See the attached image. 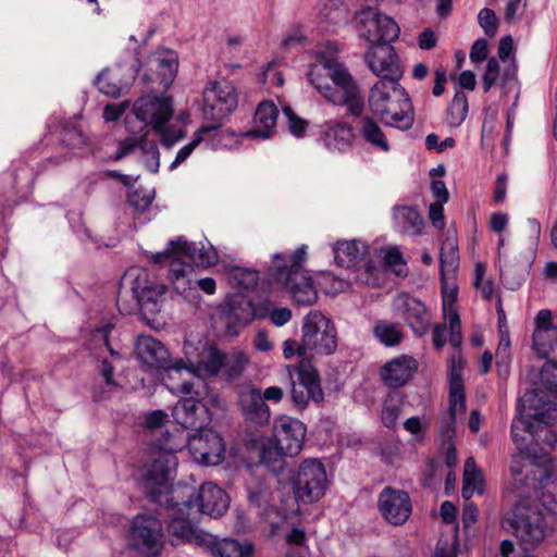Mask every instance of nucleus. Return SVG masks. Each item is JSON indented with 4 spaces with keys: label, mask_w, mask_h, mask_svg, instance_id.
Segmentation results:
<instances>
[{
    "label": "nucleus",
    "mask_w": 557,
    "mask_h": 557,
    "mask_svg": "<svg viewBox=\"0 0 557 557\" xmlns=\"http://www.w3.org/2000/svg\"><path fill=\"white\" fill-rule=\"evenodd\" d=\"M259 272L245 267H232L227 271L228 283L236 288L249 290L256 287L259 282Z\"/></svg>",
    "instance_id": "nucleus-45"
},
{
    "label": "nucleus",
    "mask_w": 557,
    "mask_h": 557,
    "mask_svg": "<svg viewBox=\"0 0 557 557\" xmlns=\"http://www.w3.org/2000/svg\"><path fill=\"white\" fill-rule=\"evenodd\" d=\"M317 16L321 23L336 26L347 22L348 10L342 0H321Z\"/></svg>",
    "instance_id": "nucleus-41"
},
{
    "label": "nucleus",
    "mask_w": 557,
    "mask_h": 557,
    "mask_svg": "<svg viewBox=\"0 0 557 557\" xmlns=\"http://www.w3.org/2000/svg\"><path fill=\"white\" fill-rule=\"evenodd\" d=\"M256 317L253 302L247 297L238 296L230 302V312L227 314L226 333L230 336L237 335L235 325L245 326Z\"/></svg>",
    "instance_id": "nucleus-33"
},
{
    "label": "nucleus",
    "mask_w": 557,
    "mask_h": 557,
    "mask_svg": "<svg viewBox=\"0 0 557 557\" xmlns=\"http://www.w3.org/2000/svg\"><path fill=\"white\" fill-rule=\"evenodd\" d=\"M510 361V338L507 332L500 333L496 349V366L499 372L508 373Z\"/></svg>",
    "instance_id": "nucleus-53"
},
{
    "label": "nucleus",
    "mask_w": 557,
    "mask_h": 557,
    "mask_svg": "<svg viewBox=\"0 0 557 557\" xmlns=\"http://www.w3.org/2000/svg\"><path fill=\"white\" fill-rule=\"evenodd\" d=\"M202 547L208 548L213 557H250L253 552V546L248 542L239 543L227 537L216 540L213 535Z\"/></svg>",
    "instance_id": "nucleus-36"
},
{
    "label": "nucleus",
    "mask_w": 557,
    "mask_h": 557,
    "mask_svg": "<svg viewBox=\"0 0 557 557\" xmlns=\"http://www.w3.org/2000/svg\"><path fill=\"white\" fill-rule=\"evenodd\" d=\"M295 499L302 504L320 500L327 487V475L324 465L315 459H305L292 479Z\"/></svg>",
    "instance_id": "nucleus-14"
},
{
    "label": "nucleus",
    "mask_w": 557,
    "mask_h": 557,
    "mask_svg": "<svg viewBox=\"0 0 557 557\" xmlns=\"http://www.w3.org/2000/svg\"><path fill=\"white\" fill-rule=\"evenodd\" d=\"M236 107L237 96L232 83L211 82L205 88L202 114L206 120L222 122Z\"/></svg>",
    "instance_id": "nucleus-17"
},
{
    "label": "nucleus",
    "mask_w": 557,
    "mask_h": 557,
    "mask_svg": "<svg viewBox=\"0 0 557 557\" xmlns=\"http://www.w3.org/2000/svg\"><path fill=\"white\" fill-rule=\"evenodd\" d=\"M128 101L107 104L103 109V119L107 122L117 121L127 110Z\"/></svg>",
    "instance_id": "nucleus-62"
},
{
    "label": "nucleus",
    "mask_w": 557,
    "mask_h": 557,
    "mask_svg": "<svg viewBox=\"0 0 557 557\" xmlns=\"http://www.w3.org/2000/svg\"><path fill=\"white\" fill-rule=\"evenodd\" d=\"M393 307L416 335H423L428 332L430 315L420 299L407 293H399L394 298Z\"/></svg>",
    "instance_id": "nucleus-24"
},
{
    "label": "nucleus",
    "mask_w": 557,
    "mask_h": 557,
    "mask_svg": "<svg viewBox=\"0 0 557 557\" xmlns=\"http://www.w3.org/2000/svg\"><path fill=\"white\" fill-rule=\"evenodd\" d=\"M361 144L372 152L387 154L392 150L388 133L384 127L369 115L360 119L357 125Z\"/></svg>",
    "instance_id": "nucleus-26"
},
{
    "label": "nucleus",
    "mask_w": 557,
    "mask_h": 557,
    "mask_svg": "<svg viewBox=\"0 0 557 557\" xmlns=\"http://www.w3.org/2000/svg\"><path fill=\"white\" fill-rule=\"evenodd\" d=\"M140 158L145 166L152 173H157L160 166V152L156 141L141 140L140 144Z\"/></svg>",
    "instance_id": "nucleus-50"
},
{
    "label": "nucleus",
    "mask_w": 557,
    "mask_h": 557,
    "mask_svg": "<svg viewBox=\"0 0 557 557\" xmlns=\"http://www.w3.org/2000/svg\"><path fill=\"white\" fill-rule=\"evenodd\" d=\"M456 296L455 287L449 292H443V314L449 324V343L457 348L461 344V324L455 309Z\"/></svg>",
    "instance_id": "nucleus-38"
},
{
    "label": "nucleus",
    "mask_w": 557,
    "mask_h": 557,
    "mask_svg": "<svg viewBox=\"0 0 557 557\" xmlns=\"http://www.w3.org/2000/svg\"><path fill=\"white\" fill-rule=\"evenodd\" d=\"M306 425L298 419L283 414L275 418L273 423V436L276 444L275 455L297 456L304 446Z\"/></svg>",
    "instance_id": "nucleus-18"
},
{
    "label": "nucleus",
    "mask_w": 557,
    "mask_h": 557,
    "mask_svg": "<svg viewBox=\"0 0 557 557\" xmlns=\"http://www.w3.org/2000/svg\"><path fill=\"white\" fill-rule=\"evenodd\" d=\"M61 143L71 148H82L87 145V137L72 122L64 124L61 129Z\"/></svg>",
    "instance_id": "nucleus-51"
},
{
    "label": "nucleus",
    "mask_w": 557,
    "mask_h": 557,
    "mask_svg": "<svg viewBox=\"0 0 557 557\" xmlns=\"http://www.w3.org/2000/svg\"><path fill=\"white\" fill-rule=\"evenodd\" d=\"M206 413L205 405L193 396L180 399L172 411L176 423L185 430L202 429L206 421Z\"/></svg>",
    "instance_id": "nucleus-28"
},
{
    "label": "nucleus",
    "mask_w": 557,
    "mask_h": 557,
    "mask_svg": "<svg viewBox=\"0 0 557 557\" xmlns=\"http://www.w3.org/2000/svg\"><path fill=\"white\" fill-rule=\"evenodd\" d=\"M143 139H145V137H127L126 139L122 140L119 144L117 151L115 152L113 159L119 161L128 153L133 152L136 148L140 150V144Z\"/></svg>",
    "instance_id": "nucleus-60"
},
{
    "label": "nucleus",
    "mask_w": 557,
    "mask_h": 557,
    "mask_svg": "<svg viewBox=\"0 0 557 557\" xmlns=\"http://www.w3.org/2000/svg\"><path fill=\"white\" fill-rule=\"evenodd\" d=\"M478 22L483 28L485 35L492 37L497 30V17L493 10L488 8L482 9L478 14Z\"/></svg>",
    "instance_id": "nucleus-58"
},
{
    "label": "nucleus",
    "mask_w": 557,
    "mask_h": 557,
    "mask_svg": "<svg viewBox=\"0 0 557 557\" xmlns=\"http://www.w3.org/2000/svg\"><path fill=\"white\" fill-rule=\"evenodd\" d=\"M364 58L369 69L380 78H400L403 75L395 49L389 42L371 45Z\"/></svg>",
    "instance_id": "nucleus-23"
},
{
    "label": "nucleus",
    "mask_w": 557,
    "mask_h": 557,
    "mask_svg": "<svg viewBox=\"0 0 557 557\" xmlns=\"http://www.w3.org/2000/svg\"><path fill=\"white\" fill-rule=\"evenodd\" d=\"M135 352L137 359L148 368L164 370L169 375L183 370V359L172 360L168 348L150 335H140L136 341Z\"/></svg>",
    "instance_id": "nucleus-19"
},
{
    "label": "nucleus",
    "mask_w": 557,
    "mask_h": 557,
    "mask_svg": "<svg viewBox=\"0 0 557 557\" xmlns=\"http://www.w3.org/2000/svg\"><path fill=\"white\" fill-rule=\"evenodd\" d=\"M499 257V275L500 281L505 288L510 290H517L524 283L530 263L529 261H518L516 258L508 259L506 256L503 257L500 251Z\"/></svg>",
    "instance_id": "nucleus-31"
},
{
    "label": "nucleus",
    "mask_w": 557,
    "mask_h": 557,
    "mask_svg": "<svg viewBox=\"0 0 557 557\" xmlns=\"http://www.w3.org/2000/svg\"><path fill=\"white\" fill-rule=\"evenodd\" d=\"M356 28L359 37L371 45L392 42L399 36L397 23L372 7L362 8L357 12Z\"/></svg>",
    "instance_id": "nucleus-16"
},
{
    "label": "nucleus",
    "mask_w": 557,
    "mask_h": 557,
    "mask_svg": "<svg viewBox=\"0 0 557 557\" xmlns=\"http://www.w3.org/2000/svg\"><path fill=\"white\" fill-rule=\"evenodd\" d=\"M430 420L426 418L411 417L404 422V429L412 435L423 437V430L429 428Z\"/></svg>",
    "instance_id": "nucleus-61"
},
{
    "label": "nucleus",
    "mask_w": 557,
    "mask_h": 557,
    "mask_svg": "<svg viewBox=\"0 0 557 557\" xmlns=\"http://www.w3.org/2000/svg\"><path fill=\"white\" fill-rule=\"evenodd\" d=\"M152 61L157 63V72L161 78V84L168 87L174 81L178 69L177 53L170 49L157 51Z\"/></svg>",
    "instance_id": "nucleus-42"
},
{
    "label": "nucleus",
    "mask_w": 557,
    "mask_h": 557,
    "mask_svg": "<svg viewBox=\"0 0 557 557\" xmlns=\"http://www.w3.org/2000/svg\"><path fill=\"white\" fill-rule=\"evenodd\" d=\"M278 110L274 102L262 101L255 112L253 127L245 133L246 137L268 139L275 131Z\"/></svg>",
    "instance_id": "nucleus-30"
},
{
    "label": "nucleus",
    "mask_w": 557,
    "mask_h": 557,
    "mask_svg": "<svg viewBox=\"0 0 557 557\" xmlns=\"http://www.w3.org/2000/svg\"><path fill=\"white\" fill-rule=\"evenodd\" d=\"M153 263H169V277L173 288L186 300L196 298L194 265L208 268L219 261V253L209 242H188L178 236L168 243L164 250L152 253Z\"/></svg>",
    "instance_id": "nucleus-4"
},
{
    "label": "nucleus",
    "mask_w": 557,
    "mask_h": 557,
    "mask_svg": "<svg viewBox=\"0 0 557 557\" xmlns=\"http://www.w3.org/2000/svg\"><path fill=\"white\" fill-rule=\"evenodd\" d=\"M456 416L444 413L441 418L440 437L442 444L454 442L456 433Z\"/></svg>",
    "instance_id": "nucleus-57"
},
{
    "label": "nucleus",
    "mask_w": 557,
    "mask_h": 557,
    "mask_svg": "<svg viewBox=\"0 0 557 557\" xmlns=\"http://www.w3.org/2000/svg\"><path fill=\"white\" fill-rule=\"evenodd\" d=\"M166 419H168V414L165 412H163L162 410H156V411L149 412L145 417V425L151 432V435L153 437H157L158 434L161 435L160 437L156 438V441L153 443L152 451H151V462H153L154 457L157 456L156 454L158 453L159 444L160 443H163V444L166 443L168 442V434L172 435L168 431H165V432L162 431V428H163L164 423L166 422ZM174 435L178 436L180 435V431L177 433H175ZM151 465L152 463H150L146 468V470Z\"/></svg>",
    "instance_id": "nucleus-43"
},
{
    "label": "nucleus",
    "mask_w": 557,
    "mask_h": 557,
    "mask_svg": "<svg viewBox=\"0 0 557 557\" xmlns=\"http://www.w3.org/2000/svg\"><path fill=\"white\" fill-rule=\"evenodd\" d=\"M143 63L137 57L124 66L102 70L95 78L99 91L109 97H120L128 90Z\"/></svg>",
    "instance_id": "nucleus-20"
},
{
    "label": "nucleus",
    "mask_w": 557,
    "mask_h": 557,
    "mask_svg": "<svg viewBox=\"0 0 557 557\" xmlns=\"http://www.w3.org/2000/svg\"><path fill=\"white\" fill-rule=\"evenodd\" d=\"M69 224L73 231V233L77 236V238L82 242H86L91 238L90 232L85 226L82 220V213L78 211H71L66 215Z\"/></svg>",
    "instance_id": "nucleus-56"
},
{
    "label": "nucleus",
    "mask_w": 557,
    "mask_h": 557,
    "mask_svg": "<svg viewBox=\"0 0 557 557\" xmlns=\"http://www.w3.org/2000/svg\"><path fill=\"white\" fill-rule=\"evenodd\" d=\"M502 86L505 89V94H508L512 90L517 92L516 100L519 97V83L517 79V65L515 61H509L506 69H504L502 74ZM517 101H515L516 103Z\"/></svg>",
    "instance_id": "nucleus-55"
},
{
    "label": "nucleus",
    "mask_w": 557,
    "mask_h": 557,
    "mask_svg": "<svg viewBox=\"0 0 557 557\" xmlns=\"http://www.w3.org/2000/svg\"><path fill=\"white\" fill-rule=\"evenodd\" d=\"M383 263L397 276H406L408 274L407 263L398 247H389L384 250Z\"/></svg>",
    "instance_id": "nucleus-49"
},
{
    "label": "nucleus",
    "mask_w": 557,
    "mask_h": 557,
    "mask_svg": "<svg viewBox=\"0 0 557 557\" xmlns=\"http://www.w3.org/2000/svg\"><path fill=\"white\" fill-rule=\"evenodd\" d=\"M399 79L380 78L370 89L368 106L385 126L407 131L413 125L414 112Z\"/></svg>",
    "instance_id": "nucleus-6"
},
{
    "label": "nucleus",
    "mask_w": 557,
    "mask_h": 557,
    "mask_svg": "<svg viewBox=\"0 0 557 557\" xmlns=\"http://www.w3.org/2000/svg\"><path fill=\"white\" fill-rule=\"evenodd\" d=\"M132 111L138 121L160 136L164 147L171 148L183 139L185 133L182 127L171 122L174 115L171 97L143 96L134 102Z\"/></svg>",
    "instance_id": "nucleus-11"
},
{
    "label": "nucleus",
    "mask_w": 557,
    "mask_h": 557,
    "mask_svg": "<svg viewBox=\"0 0 557 557\" xmlns=\"http://www.w3.org/2000/svg\"><path fill=\"white\" fill-rule=\"evenodd\" d=\"M306 257V245H301L288 255L274 253L275 273L273 276L292 295L297 304L310 306L317 300L318 293L311 276L304 269Z\"/></svg>",
    "instance_id": "nucleus-9"
},
{
    "label": "nucleus",
    "mask_w": 557,
    "mask_h": 557,
    "mask_svg": "<svg viewBox=\"0 0 557 557\" xmlns=\"http://www.w3.org/2000/svg\"><path fill=\"white\" fill-rule=\"evenodd\" d=\"M333 253L336 264L350 270L356 283L370 287H380L383 284V270L372 260H366L368 246L363 242H337L333 247Z\"/></svg>",
    "instance_id": "nucleus-12"
},
{
    "label": "nucleus",
    "mask_w": 557,
    "mask_h": 557,
    "mask_svg": "<svg viewBox=\"0 0 557 557\" xmlns=\"http://www.w3.org/2000/svg\"><path fill=\"white\" fill-rule=\"evenodd\" d=\"M457 542L449 544L446 540H440L436 543L433 557H457Z\"/></svg>",
    "instance_id": "nucleus-64"
},
{
    "label": "nucleus",
    "mask_w": 557,
    "mask_h": 557,
    "mask_svg": "<svg viewBox=\"0 0 557 557\" xmlns=\"http://www.w3.org/2000/svg\"><path fill=\"white\" fill-rule=\"evenodd\" d=\"M224 357L225 355L215 347L203 345L196 362L188 359V363L185 362L183 369L198 377H213L223 368Z\"/></svg>",
    "instance_id": "nucleus-29"
},
{
    "label": "nucleus",
    "mask_w": 557,
    "mask_h": 557,
    "mask_svg": "<svg viewBox=\"0 0 557 557\" xmlns=\"http://www.w3.org/2000/svg\"><path fill=\"white\" fill-rule=\"evenodd\" d=\"M375 337L385 346H395L401 341V332L392 322L379 321L373 329Z\"/></svg>",
    "instance_id": "nucleus-48"
},
{
    "label": "nucleus",
    "mask_w": 557,
    "mask_h": 557,
    "mask_svg": "<svg viewBox=\"0 0 557 557\" xmlns=\"http://www.w3.org/2000/svg\"><path fill=\"white\" fill-rule=\"evenodd\" d=\"M354 140L352 128L343 122L327 127L324 133V145L329 150L343 152L351 147Z\"/></svg>",
    "instance_id": "nucleus-39"
},
{
    "label": "nucleus",
    "mask_w": 557,
    "mask_h": 557,
    "mask_svg": "<svg viewBox=\"0 0 557 557\" xmlns=\"http://www.w3.org/2000/svg\"><path fill=\"white\" fill-rule=\"evenodd\" d=\"M466 411V394L461 379V367L453 359L449 377L447 413L456 416Z\"/></svg>",
    "instance_id": "nucleus-37"
},
{
    "label": "nucleus",
    "mask_w": 557,
    "mask_h": 557,
    "mask_svg": "<svg viewBox=\"0 0 557 557\" xmlns=\"http://www.w3.org/2000/svg\"><path fill=\"white\" fill-rule=\"evenodd\" d=\"M176 466V459L171 451L161 455L156 463L145 470L139 486L151 503L166 511L168 530L173 537L202 547L212 540V534L199 530L193 522V495L186 493V490L172 488V473Z\"/></svg>",
    "instance_id": "nucleus-2"
},
{
    "label": "nucleus",
    "mask_w": 557,
    "mask_h": 557,
    "mask_svg": "<svg viewBox=\"0 0 557 557\" xmlns=\"http://www.w3.org/2000/svg\"><path fill=\"white\" fill-rule=\"evenodd\" d=\"M198 146H199V144L197 141V138H196V136H194L191 141H189L187 145L183 146L177 151L175 159L173 160V162L170 165V170L172 171V170L176 169L177 166H180L182 163H184L189 158V156L193 153V151L196 149V147H198Z\"/></svg>",
    "instance_id": "nucleus-63"
},
{
    "label": "nucleus",
    "mask_w": 557,
    "mask_h": 557,
    "mask_svg": "<svg viewBox=\"0 0 557 557\" xmlns=\"http://www.w3.org/2000/svg\"><path fill=\"white\" fill-rule=\"evenodd\" d=\"M187 447L195 462L202 466H218L222 462L224 457L225 447L222 437L212 429L202 428L197 430L195 434L180 431V435H169L168 442L160 443L157 459L161 458L168 451H171L174 457L175 453ZM177 460V458H175Z\"/></svg>",
    "instance_id": "nucleus-10"
},
{
    "label": "nucleus",
    "mask_w": 557,
    "mask_h": 557,
    "mask_svg": "<svg viewBox=\"0 0 557 557\" xmlns=\"http://www.w3.org/2000/svg\"><path fill=\"white\" fill-rule=\"evenodd\" d=\"M502 524L515 534L525 552L534 548L546 535L543 512L530 506H515L504 517Z\"/></svg>",
    "instance_id": "nucleus-13"
},
{
    "label": "nucleus",
    "mask_w": 557,
    "mask_h": 557,
    "mask_svg": "<svg viewBox=\"0 0 557 557\" xmlns=\"http://www.w3.org/2000/svg\"><path fill=\"white\" fill-rule=\"evenodd\" d=\"M545 395L520 398L518 416L511 423V437L520 454L511 459L510 472L518 486L539 483L542 492V505L547 512L554 513L557 500L549 492L552 474L547 471H534V466L547 468L553 458L550 453L557 443L556 420L557 407L544 400Z\"/></svg>",
    "instance_id": "nucleus-1"
},
{
    "label": "nucleus",
    "mask_w": 557,
    "mask_h": 557,
    "mask_svg": "<svg viewBox=\"0 0 557 557\" xmlns=\"http://www.w3.org/2000/svg\"><path fill=\"white\" fill-rule=\"evenodd\" d=\"M248 363V356L240 350L225 356L223 368L225 369L226 379L228 381L237 380L244 373Z\"/></svg>",
    "instance_id": "nucleus-47"
},
{
    "label": "nucleus",
    "mask_w": 557,
    "mask_h": 557,
    "mask_svg": "<svg viewBox=\"0 0 557 557\" xmlns=\"http://www.w3.org/2000/svg\"><path fill=\"white\" fill-rule=\"evenodd\" d=\"M195 136L199 146L202 145L205 149L213 151L230 148L234 141V133L221 128V122L200 127Z\"/></svg>",
    "instance_id": "nucleus-32"
},
{
    "label": "nucleus",
    "mask_w": 557,
    "mask_h": 557,
    "mask_svg": "<svg viewBox=\"0 0 557 557\" xmlns=\"http://www.w3.org/2000/svg\"><path fill=\"white\" fill-rule=\"evenodd\" d=\"M238 406L246 421L256 425L269 422L271 411L259 388L245 385L238 391Z\"/></svg>",
    "instance_id": "nucleus-25"
},
{
    "label": "nucleus",
    "mask_w": 557,
    "mask_h": 557,
    "mask_svg": "<svg viewBox=\"0 0 557 557\" xmlns=\"http://www.w3.org/2000/svg\"><path fill=\"white\" fill-rule=\"evenodd\" d=\"M128 203L136 211L143 212L147 210L154 199V190L146 188H134L128 191Z\"/></svg>",
    "instance_id": "nucleus-52"
},
{
    "label": "nucleus",
    "mask_w": 557,
    "mask_h": 557,
    "mask_svg": "<svg viewBox=\"0 0 557 557\" xmlns=\"http://www.w3.org/2000/svg\"><path fill=\"white\" fill-rule=\"evenodd\" d=\"M404 400L398 394H389L382 407L381 419L384 426L394 429L401 414Z\"/></svg>",
    "instance_id": "nucleus-46"
},
{
    "label": "nucleus",
    "mask_w": 557,
    "mask_h": 557,
    "mask_svg": "<svg viewBox=\"0 0 557 557\" xmlns=\"http://www.w3.org/2000/svg\"><path fill=\"white\" fill-rule=\"evenodd\" d=\"M484 478L482 471L476 467L475 459L468 457L463 469L462 497L470 500L473 495L483 494Z\"/></svg>",
    "instance_id": "nucleus-40"
},
{
    "label": "nucleus",
    "mask_w": 557,
    "mask_h": 557,
    "mask_svg": "<svg viewBox=\"0 0 557 557\" xmlns=\"http://www.w3.org/2000/svg\"><path fill=\"white\" fill-rule=\"evenodd\" d=\"M283 114L287 120L289 132L295 137H304L309 125L308 121L298 116L288 106L283 107Z\"/></svg>",
    "instance_id": "nucleus-54"
},
{
    "label": "nucleus",
    "mask_w": 557,
    "mask_h": 557,
    "mask_svg": "<svg viewBox=\"0 0 557 557\" xmlns=\"http://www.w3.org/2000/svg\"><path fill=\"white\" fill-rule=\"evenodd\" d=\"M469 110L467 95L462 90H456L446 110L445 122L450 128L459 127L467 117Z\"/></svg>",
    "instance_id": "nucleus-44"
},
{
    "label": "nucleus",
    "mask_w": 557,
    "mask_h": 557,
    "mask_svg": "<svg viewBox=\"0 0 557 557\" xmlns=\"http://www.w3.org/2000/svg\"><path fill=\"white\" fill-rule=\"evenodd\" d=\"M383 518L393 525L404 524L411 515V500L407 492L386 486L377 499Z\"/></svg>",
    "instance_id": "nucleus-22"
},
{
    "label": "nucleus",
    "mask_w": 557,
    "mask_h": 557,
    "mask_svg": "<svg viewBox=\"0 0 557 557\" xmlns=\"http://www.w3.org/2000/svg\"><path fill=\"white\" fill-rule=\"evenodd\" d=\"M418 370L417 360L401 355L386 362L380 370L383 383L392 388L405 386Z\"/></svg>",
    "instance_id": "nucleus-27"
},
{
    "label": "nucleus",
    "mask_w": 557,
    "mask_h": 557,
    "mask_svg": "<svg viewBox=\"0 0 557 557\" xmlns=\"http://www.w3.org/2000/svg\"><path fill=\"white\" fill-rule=\"evenodd\" d=\"M176 490H186V493L193 495L191 502L195 512L207 515L211 518H219L228 508V496L220 486L212 482L201 484L197 493L187 486L177 487Z\"/></svg>",
    "instance_id": "nucleus-21"
},
{
    "label": "nucleus",
    "mask_w": 557,
    "mask_h": 557,
    "mask_svg": "<svg viewBox=\"0 0 557 557\" xmlns=\"http://www.w3.org/2000/svg\"><path fill=\"white\" fill-rule=\"evenodd\" d=\"M154 29L150 27L145 34H141L140 36L137 35H129L128 36V44L126 47V50L131 52V60L134 61L135 57H137L140 60V46L146 45L147 41L151 38L153 35Z\"/></svg>",
    "instance_id": "nucleus-59"
},
{
    "label": "nucleus",
    "mask_w": 557,
    "mask_h": 557,
    "mask_svg": "<svg viewBox=\"0 0 557 557\" xmlns=\"http://www.w3.org/2000/svg\"><path fill=\"white\" fill-rule=\"evenodd\" d=\"M394 222L399 232L410 236L422 234L424 221L419 211L411 206L394 208Z\"/></svg>",
    "instance_id": "nucleus-35"
},
{
    "label": "nucleus",
    "mask_w": 557,
    "mask_h": 557,
    "mask_svg": "<svg viewBox=\"0 0 557 557\" xmlns=\"http://www.w3.org/2000/svg\"><path fill=\"white\" fill-rule=\"evenodd\" d=\"M301 342L298 347L297 364L286 367L290 383V398L298 410H304L310 401L320 403L324 394L317 369L309 357L329 356L337 348V332L333 322L320 311L312 310L304 319Z\"/></svg>",
    "instance_id": "nucleus-3"
},
{
    "label": "nucleus",
    "mask_w": 557,
    "mask_h": 557,
    "mask_svg": "<svg viewBox=\"0 0 557 557\" xmlns=\"http://www.w3.org/2000/svg\"><path fill=\"white\" fill-rule=\"evenodd\" d=\"M163 527L151 515L134 517L129 529V545L144 557H157L163 548Z\"/></svg>",
    "instance_id": "nucleus-15"
},
{
    "label": "nucleus",
    "mask_w": 557,
    "mask_h": 557,
    "mask_svg": "<svg viewBox=\"0 0 557 557\" xmlns=\"http://www.w3.org/2000/svg\"><path fill=\"white\" fill-rule=\"evenodd\" d=\"M557 344V326L553 323V313L548 309H542L534 319V331L532 335V347L539 358L546 359L540 371V384L521 398L530 397L540 393L545 395L544 400L553 403L557 407V362L550 359Z\"/></svg>",
    "instance_id": "nucleus-7"
},
{
    "label": "nucleus",
    "mask_w": 557,
    "mask_h": 557,
    "mask_svg": "<svg viewBox=\"0 0 557 557\" xmlns=\"http://www.w3.org/2000/svg\"><path fill=\"white\" fill-rule=\"evenodd\" d=\"M440 263L443 292H448L447 281L454 278L459 267L458 244L454 236H446L443 240Z\"/></svg>",
    "instance_id": "nucleus-34"
},
{
    "label": "nucleus",
    "mask_w": 557,
    "mask_h": 557,
    "mask_svg": "<svg viewBox=\"0 0 557 557\" xmlns=\"http://www.w3.org/2000/svg\"><path fill=\"white\" fill-rule=\"evenodd\" d=\"M123 285L132 293L134 304L126 306L122 294L117 296V307L122 312L139 310L148 319L159 313L165 302L168 287L157 275L141 268H131L123 277Z\"/></svg>",
    "instance_id": "nucleus-8"
},
{
    "label": "nucleus",
    "mask_w": 557,
    "mask_h": 557,
    "mask_svg": "<svg viewBox=\"0 0 557 557\" xmlns=\"http://www.w3.org/2000/svg\"><path fill=\"white\" fill-rule=\"evenodd\" d=\"M310 85L329 102L347 106L352 115L359 116L363 102L359 88L344 64L321 53L307 72Z\"/></svg>",
    "instance_id": "nucleus-5"
}]
</instances>
